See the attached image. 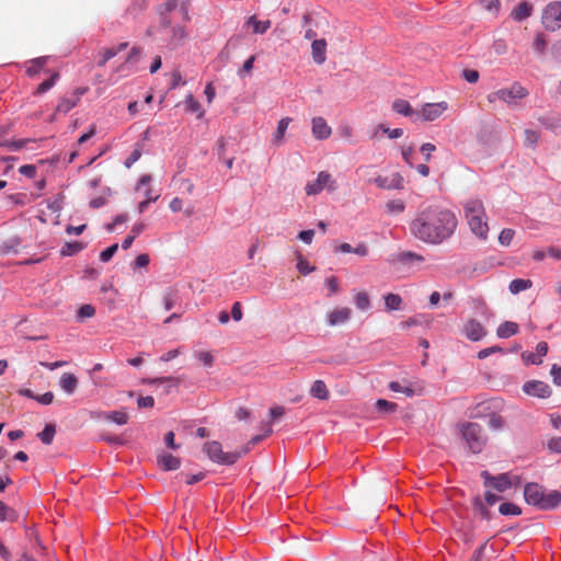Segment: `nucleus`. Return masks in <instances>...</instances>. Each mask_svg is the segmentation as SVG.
<instances>
[{
	"instance_id": "c85d7f7f",
	"label": "nucleus",
	"mask_w": 561,
	"mask_h": 561,
	"mask_svg": "<svg viewBox=\"0 0 561 561\" xmlns=\"http://www.w3.org/2000/svg\"><path fill=\"white\" fill-rule=\"evenodd\" d=\"M533 286L530 279L515 278L510 283L508 289L512 294L516 295L524 291Z\"/></svg>"
},
{
	"instance_id": "393cba45",
	"label": "nucleus",
	"mask_w": 561,
	"mask_h": 561,
	"mask_svg": "<svg viewBox=\"0 0 561 561\" xmlns=\"http://www.w3.org/2000/svg\"><path fill=\"white\" fill-rule=\"evenodd\" d=\"M518 332V324L512 321L501 323L496 330V334L501 339H507Z\"/></svg>"
},
{
	"instance_id": "4468645a",
	"label": "nucleus",
	"mask_w": 561,
	"mask_h": 561,
	"mask_svg": "<svg viewBox=\"0 0 561 561\" xmlns=\"http://www.w3.org/2000/svg\"><path fill=\"white\" fill-rule=\"evenodd\" d=\"M448 104L446 102L426 103L423 105L421 113H419L424 121L433 122L438 118L446 110Z\"/></svg>"
},
{
	"instance_id": "338daca9",
	"label": "nucleus",
	"mask_w": 561,
	"mask_h": 561,
	"mask_svg": "<svg viewBox=\"0 0 561 561\" xmlns=\"http://www.w3.org/2000/svg\"><path fill=\"white\" fill-rule=\"evenodd\" d=\"M551 376H552V379H553V382L557 385V386H561V367L558 366V365H552L551 367Z\"/></svg>"
},
{
	"instance_id": "39448f33",
	"label": "nucleus",
	"mask_w": 561,
	"mask_h": 561,
	"mask_svg": "<svg viewBox=\"0 0 561 561\" xmlns=\"http://www.w3.org/2000/svg\"><path fill=\"white\" fill-rule=\"evenodd\" d=\"M528 95V90L519 82H514L510 88L500 89L488 94V101L494 103L500 100L506 103L510 107L518 105V101Z\"/></svg>"
},
{
	"instance_id": "2eb2a0df",
	"label": "nucleus",
	"mask_w": 561,
	"mask_h": 561,
	"mask_svg": "<svg viewBox=\"0 0 561 561\" xmlns=\"http://www.w3.org/2000/svg\"><path fill=\"white\" fill-rule=\"evenodd\" d=\"M312 136L318 140L328 139L332 134V128L328 125L327 121L321 117H313L311 121Z\"/></svg>"
},
{
	"instance_id": "09e8293b",
	"label": "nucleus",
	"mask_w": 561,
	"mask_h": 561,
	"mask_svg": "<svg viewBox=\"0 0 561 561\" xmlns=\"http://www.w3.org/2000/svg\"><path fill=\"white\" fill-rule=\"evenodd\" d=\"M194 356L207 367H211L214 364V356L208 351H196Z\"/></svg>"
},
{
	"instance_id": "412c9836",
	"label": "nucleus",
	"mask_w": 561,
	"mask_h": 561,
	"mask_svg": "<svg viewBox=\"0 0 561 561\" xmlns=\"http://www.w3.org/2000/svg\"><path fill=\"white\" fill-rule=\"evenodd\" d=\"M78 378L71 373L62 374L59 379L60 388L69 396L75 393L78 388Z\"/></svg>"
},
{
	"instance_id": "f8f14e48",
	"label": "nucleus",
	"mask_w": 561,
	"mask_h": 561,
	"mask_svg": "<svg viewBox=\"0 0 561 561\" xmlns=\"http://www.w3.org/2000/svg\"><path fill=\"white\" fill-rule=\"evenodd\" d=\"M466 337L470 341H481L488 333L486 329L476 319L468 320L462 330Z\"/></svg>"
},
{
	"instance_id": "2f4dec72",
	"label": "nucleus",
	"mask_w": 561,
	"mask_h": 561,
	"mask_svg": "<svg viewBox=\"0 0 561 561\" xmlns=\"http://www.w3.org/2000/svg\"><path fill=\"white\" fill-rule=\"evenodd\" d=\"M84 249V244L79 241L66 242L61 249L60 254L62 256H72Z\"/></svg>"
},
{
	"instance_id": "7c9ffc66",
	"label": "nucleus",
	"mask_w": 561,
	"mask_h": 561,
	"mask_svg": "<svg viewBox=\"0 0 561 561\" xmlns=\"http://www.w3.org/2000/svg\"><path fill=\"white\" fill-rule=\"evenodd\" d=\"M47 57H38L30 61V66L26 69V73L30 77H35L46 66Z\"/></svg>"
},
{
	"instance_id": "20e7f679",
	"label": "nucleus",
	"mask_w": 561,
	"mask_h": 561,
	"mask_svg": "<svg viewBox=\"0 0 561 561\" xmlns=\"http://www.w3.org/2000/svg\"><path fill=\"white\" fill-rule=\"evenodd\" d=\"M146 35L154 41H159L170 49H175L181 46L186 37L185 28L182 25L172 24L170 19V26L167 30H160V22L157 25H150Z\"/></svg>"
},
{
	"instance_id": "0eeeda50",
	"label": "nucleus",
	"mask_w": 561,
	"mask_h": 561,
	"mask_svg": "<svg viewBox=\"0 0 561 561\" xmlns=\"http://www.w3.org/2000/svg\"><path fill=\"white\" fill-rule=\"evenodd\" d=\"M204 451L207 456L215 462L220 465H233L240 458V453H225L222 450L221 444L213 440L208 442L204 445Z\"/></svg>"
},
{
	"instance_id": "e433bc0d",
	"label": "nucleus",
	"mask_w": 561,
	"mask_h": 561,
	"mask_svg": "<svg viewBox=\"0 0 561 561\" xmlns=\"http://www.w3.org/2000/svg\"><path fill=\"white\" fill-rule=\"evenodd\" d=\"M524 135H525V140H524L525 147L533 148V149L536 148V146L538 145V141L540 139V134L533 129H525Z\"/></svg>"
},
{
	"instance_id": "052dcab7",
	"label": "nucleus",
	"mask_w": 561,
	"mask_h": 561,
	"mask_svg": "<svg viewBox=\"0 0 561 561\" xmlns=\"http://www.w3.org/2000/svg\"><path fill=\"white\" fill-rule=\"evenodd\" d=\"M436 150V147L435 145L431 144V142H426V144H423L420 148V151L423 153L424 156V159L426 161H430L431 160V154L433 151Z\"/></svg>"
},
{
	"instance_id": "1a4fd4ad",
	"label": "nucleus",
	"mask_w": 561,
	"mask_h": 561,
	"mask_svg": "<svg viewBox=\"0 0 561 561\" xmlns=\"http://www.w3.org/2000/svg\"><path fill=\"white\" fill-rule=\"evenodd\" d=\"M542 24L548 31L561 28V2H552L542 13Z\"/></svg>"
},
{
	"instance_id": "bf43d9fd",
	"label": "nucleus",
	"mask_w": 561,
	"mask_h": 561,
	"mask_svg": "<svg viewBox=\"0 0 561 561\" xmlns=\"http://www.w3.org/2000/svg\"><path fill=\"white\" fill-rule=\"evenodd\" d=\"M462 77L469 83H476L479 80V72L472 69H466L462 72Z\"/></svg>"
},
{
	"instance_id": "f257e3e1",
	"label": "nucleus",
	"mask_w": 561,
	"mask_h": 561,
	"mask_svg": "<svg viewBox=\"0 0 561 561\" xmlns=\"http://www.w3.org/2000/svg\"><path fill=\"white\" fill-rule=\"evenodd\" d=\"M458 226L456 214L445 207L421 208L410 222L411 234L427 244L438 245L450 239Z\"/></svg>"
},
{
	"instance_id": "a19ab883",
	"label": "nucleus",
	"mask_w": 561,
	"mask_h": 561,
	"mask_svg": "<svg viewBox=\"0 0 561 561\" xmlns=\"http://www.w3.org/2000/svg\"><path fill=\"white\" fill-rule=\"evenodd\" d=\"M59 75L57 72L53 73L49 79L43 81L36 89L35 94H43L50 90L57 82Z\"/></svg>"
},
{
	"instance_id": "de8ad7c7",
	"label": "nucleus",
	"mask_w": 561,
	"mask_h": 561,
	"mask_svg": "<svg viewBox=\"0 0 561 561\" xmlns=\"http://www.w3.org/2000/svg\"><path fill=\"white\" fill-rule=\"evenodd\" d=\"M481 5L486 11L491 12L494 16H497L500 12V0H480Z\"/></svg>"
},
{
	"instance_id": "58836bf2",
	"label": "nucleus",
	"mask_w": 561,
	"mask_h": 561,
	"mask_svg": "<svg viewBox=\"0 0 561 561\" xmlns=\"http://www.w3.org/2000/svg\"><path fill=\"white\" fill-rule=\"evenodd\" d=\"M105 419L118 425H124L128 421V415L124 411H113L105 414Z\"/></svg>"
},
{
	"instance_id": "5fc2aeb1",
	"label": "nucleus",
	"mask_w": 561,
	"mask_h": 561,
	"mask_svg": "<svg viewBox=\"0 0 561 561\" xmlns=\"http://www.w3.org/2000/svg\"><path fill=\"white\" fill-rule=\"evenodd\" d=\"M495 353H504V350L500 346H491V347H486V348H483L481 351H479L478 353V358L479 359H484L486 357H489L490 355L492 354H495Z\"/></svg>"
},
{
	"instance_id": "bb28decb",
	"label": "nucleus",
	"mask_w": 561,
	"mask_h": 561,
	"mask_svg": "<svg viewBox=\"0 0 561 561\" xmlns=\"http://www.w3.org/2000/svg\"><path fill=\"white\" fill-rule=\"evenodd\" d=\"M310 394L320 400H327L329 398V391L325 383L322 380H316L310 389Z\"/></svg>"
},
{
	"instance_id": "f03ea898",
	"label": "nucleus",
	"mask_w": 561,
	"mask_h": 561,
	"mask_svg": "<svg viewBox=\"0 0 561 561\" xmlns=\"http://www.w3.org/2000/svg\"><path fill=\"white\" fill-rule=\"evenodd\" d=\"M462 206L465 218L470 231L480 240H486L489 234V225L482 201L479 198H469Z\"/></svg>"
},
{
	"instance_id": "69168bd1",
	"label": "nucleus",
	"mask_w": 561,
	"mask_h": 561,
	"mask_svg": "<svg viewBox=\"0 0 561 561\" xmlns=\"http://www.w3.org/2000/svg\"><path fill=\"white\" fill-rule=\"evenodd\" d=\"M551 55L556 61L561 62V39L551 46Z\"/></svg>"
},
{
	"instance_id": "c03bdc74",
	"label": "nucleus",
	"mask_w": 561,
	"mask_h": 561,
	"mask_svg": "<svg viewBox=\"0 0 561 561\" xmlns=\"http://www.w3.org/2000/svg\"><path fill=\"white\" fill-rule=\"evenodd\" d=\"M547 39L542 33H538L535 36L533 47L538 55H542L547 48Z\"/></svg>"
},
{
	"instance_id": "49530a36",
	"label": "nucleus",
	"mask_w": 561,
	"mask_h": 561,
	"mask_svg": "<svg viewBox=\"0 0 561 561\" xmlns=\"http://www.w3.org/2000/svg\"><path fill=\"white\" fill-rule=\"evenodd\" d=\"M499 511L502 515H505V516H507V515L517 516L522 513V510L514 503H503L500 505Z\"/></svg>"
},
{
	"instance_id": "603ef678",
	"label": "nucleus",
	"mask_w": 561,
	"mask_h": 561,
	"mask_svg": "<svg viewBox=\"0 0 561 561\" xmlns=\"http://www.w3.org/2000/svg\"><path fill=\"white\" fill-rule=\"evenodd\" d=\"M378 130H381L383 134H387L389 138L391 139H396V138H400L402 135H403V129L402 128H394V129H390L389 127L380 124L378 127H377Z\"/></svg>"
},
{
	"instance_id": "a211bd4d",
	"label": "nucleus",
	"mask_w": 561,
	"mask_h": 561,
	"mask_svg": "<svg viewBox=\"0 0 561 561\" xmlns=\"http://www.w3.org/2000/svg\"><path fill=\"white\" fill-rule=\"evenodd\" d=\"M312 59L317 65H322L327 60V42L325 39H314L311 43Z\"/></svg>"
},
{
	"instance_id": "cd10ccee",
	"label": "nucleus",
	"mask_w": 561,
	"mask_h": 561,
	"mask_svg": "<svg viewBox=\"0 0 561 561\" xmlns=\"http://www.w3.org/2000/svg\"><path fill=\"white\" fill-rule=\"evenodd\" d=\"M82 93L81 91L73 98H62L57 105V112L66 114L71 111L77 105L80 94Z\"/></svg>"
},
{
	"instance_id": "5701e85b",
	"label": "nucleus",
	"mask_w": 561,
	"mask_h": 561,
	"mask_svg": "<svg viewBox=\"0 0 561 561\" xmlns=\"http://www.w3.org/2000/svg\"><path fill=\"white\" fill-rule=\"evenodd\" d=\"M158 465L163 470H176L180 467L181 461L178 457H174L168 453H163L158 456Z\"/></svg>"
},
{
	"instance_id": "6e6d98bb",
	"label": "nucleus",
	"mask_w": 561,
	"mask_h": 561,
	"mask_svg": "<svg viewBox=\"0 0 561 561\" xmlns=\"http://www.w3.org/2000/svg\"><path fill=\"white\" fill-rule=\"evenodd\" d=\"M94 313H95V309H94L93 306H91V305H83L78 310V318L79 319L91 318V317L94 316Z\"/></svg>"
},
{
	"instance_id": "9d476101",
	"label": "nucleus",
	"mask_w": 561,
	"mask_h": 561,
	"mask_svg": "<svg viewBox=\"0 0 561 561\" xmlns=\"http://www.w3.org/2000/svg\"><path fill=\"white\" fill-rule=\"evenodd\" d=\"M481 477L483 478L485 485H491L499 492H505L513 485V481L508 473H501L494 477L489 471H482Z\"/></svg>"
},
{
	"instance_id": "ddd939ff",
	"label": "nucleus",
	"mask_w": 561,
	"mask_h": 561,
	"mask_svg": "<svg viewBox=\"0 0 561 561\" xmlns=\"http://www.w3.org/2000/svg\"><path fill=\"white\" fill-rule=\"evenodd\" d=\"M523 390L525 393L538 398H548L551 394L550 386L540 380H530L525 382Z\"/></svg>"
},
{
	"instance_id": "f704fd0d",
	"label": "nucleus",
	"mask_w": 561,
	"mask_h": 561,
	"mask_svg": "<svg viewBox=\"0 0 561 561\" xmlns=\"http://www.w3.org/2000/svg\"><path fill=\"white\" fill-rule=\"evenodd\" d=\"M186 111L192 113H197V117L202 118L204 116V111L202 110L201 104L194 99L192 94H188L185 99Z\"/></svg>"
},
{
	"instance_id": "3c124183",
	"label": "nucleus",
	"mask_w": 561,
	"mask_h": 561,
	"mask_svg": "<svg viewBox=\"0 0 561 561\" xmlns=\"http://www.w3.org/2000/svg\"><path fill=\"white\" fill-rule=\"evenodd\" d=\"M389 388H390V390H392L394 392H403L407 397L414 396V390L412 388L402 386L398 381H391L389 383Z\"/></svg>"
},
{
	"instance_id": "c756f323",
	"label": "nucleus",
	"mask_w": 561,
	"mask_h": 561,
	"mask_svg": "<svg viewBox=\"0 0 561 561\" xmlns=\"http://www.w3.org/2000/svg\"><path fill=\"white\" fill-rule=\"evenodd\" d=\"M163 307L167 311L174 308V306L179 302V294L178 290L173 288H169L162 298Z\"/></svg>"
},
{
	"instance_id": "ea45409f",
	"label": "nucleus",
	"mask_w": 561,
	"mask_h": 561,
	"mask_svg": "<svg viewBox=\"0 0 561 561\" xmlns=\"http://www.w3.org/2000/svg\"><path fill=\"white\" fill-rule=\"evenodd\" d=\"M142 154V145L136 144L134 150L130 152V154L126 158L124 164L127 169H129L134 163H136Z\"/></svg>"
},
{
	"instance_id": "13d9d810",
	"label": "nucleus",
	"mask_w": 561,
	"mask_h": 561,
	"mask_svg": "<svg viewBox=\"0 0 561 561\" xmlns=\"http://www.w3.org/2000/svg\"><path fill=\"white\" fill-rule=\"evenodd\" d=\"M413 153H414L413 146H408V147L402 148V151H401L402 158L410 168H414V163L412 161Z\"/></svg>"
},
{
	"instance_id": "6ab92c4d",
	"label": "nucleus",
	"mask_w": 561,
	"mask_h": 561,
	"mask_svg": "<svg viewBox=\"0 0 561 561\" xmlns=\"http://www.w3.org/2000/svg\"><path fill=\"white\" fill-rule=\"evenodd\" d=\"M392 110L400 115L410 117L413 122L420 118V114L413 111L408 101L402 99H398L392 103Z\"/></svg>"
},
{
	"instance_id": "37998d69",
	"label": "nucleus",
	"mask_w": 561,
	"mask_h": 561,
	"mask_svg": "<svg viewBox=\"0 0 561 561\" xmlns=\"http://www.w3.org/2000/svg\"><path fill=\"white\" fill-rule=\"evenodd\" d=\"M355 306L360 310H367L370 307V299L365 291H359L354 298Z\"/></svg>"
},
{
	"instance_id": "a18cd8bd",
	"label": "nucleus",
	"mask_w": 561,
	"mask_h": 561,
	"mask_svg": "<svg viewBox=\"0 0 561 561\" xmlns=\"http://www.w3.org/2000/svg\"><path fill=\"white\" fill-rule=\"evenodd\" d=\"M16 518L15 512L0 500V520L13 522Z\"/></svg>"
},
{
	"instance_id": "f3484780",
	"label": "nucleus",
	"mask_w": 561,
	"mask_h": 561,
	"mask_svg": "<svg viewBox=\"0 0 561 561\" xmlns=\"http://www.w3.org/2000/svg\"><path fill=\"white\" fill-rule=\"evenodd\" d=\"M351 313L347 307L336 308L328 314V324L331 327L343 324L350 320Z\"/></svg>"
},
{
	"instance_id": "864d4df0",
	"label": "nucleus",
	"mask_w": 561,
	"mask_h": 561,
	"mask_svg": "<svg viewBox=\"0 0 561 561\" xmlns=\"http://www.w3.org/2000/svg\"><path fill=\"white\" fill-rule=\"evenodd\" d=\"M514 230L513 229H503L499 236V241L502 245H510L511 241L514 238Z\"/></svg>"
},
{
	"instance_id": "8fccbe9b",
	"label": "nucleus",
	"mask_w": 561,
	"mask_h": 561,
	"mask_svg": "<svg viewBox=\"0 0 561 561\" xmlns=\"http://www.w3.org/2000/svg\"><path fill=\"white\" fill-rule=\"evenodd\" d=\"M376 408L380 412L389 413L396 411L397 404L385 399H379L376 402Z\"/></svg>"
},
{
	"instance_id": "aec40b11",
	"label": "nucleus",
	"mask_w": 561,
	"mask_h": 561,
	"mask_svg": "<svg viewBox=\"0 0 561 561\" xmlns=\"http://www.w3.org/2000/svg\"><path fill=\"white\" fill-rule=\"evenodd\" d=\"M393 262H398L403 265L411 266V265H416V264L423 263L424 257L421 254H417L415 252L404 251V252L398 253L394 256Z\"/></svg>"
},
{
	"instance_id": "774afa93",
	"label": "nucleus",
	"mask_w": 561,
	"mask_h": 561,
	"mask_svg": "<svg viewBox=\"0 0 561 561\" xmlns=\"http://www.w3.org/2000/svg\"><path fill=\"white\" fill-rule=\"evenodd\" d=\"M548 448L552 451L561 454V437L551 438L548 442Z\"/></svg>"
},
{
	"instance_id": "79ce46f5",
	"label": "nucleus",
	"mask_w": 561,
	"mask_h": 561,
	"mask_svg": "<svg viewBox=\"0 0 561 561\" xmlns=\"http://www.w3.org/2000/svg\"><path fill=\"white\" fill-rule=\"evenodd\" d=\"M405 209V204L401 199H392L386 204V210L389 214H401Z\"/></svg>"
},
{
	"instance_id": "b1692460",
	"label": "nucleus",
	"mask_w": 561,
	"mask_h": 561,
	"mask_svg": "<svg viewBox=\"0 0 561 561\" xmlns=\"http://www.w3.org/2000/svg\"><path fill=\"white\" fill-rule=\"evenodd\" d=\"M245 26H251L252 32L254 34H264L271 27V21L270 20L260 21L256 19L255 15H251L247 20Z\"/></svg>"
},
{
	"instance_id": "a878e982",
	"label": "nucleus",
	"mask_w": 561,
	"mask_h": 561,
	"mask_svg": "<svg viewBox=\"0 0 561 561\" xmlns=\"http://www.w3.org/2000/svg\"><path fill=\"white\" fill-rule=\"evenodd\" d=\"M471 304L478 316L482 317L485 320H489L493 317L492 311L490 310V308L482 298H473L471 300Z\"/></svg>"
},
{
	"instance_id": "6e6552de",
	"label": "nucleus",
	"mask_w": 561,
	"mask_h": 561,
	"mask_svg": "<svg viewBox=\"0 0 561 561\" xmlns=\"http://www.w3.org/2000/svg\"><path fill=\"white\" fill-rule=\"evenodd\" d=\"M337 188L335 179L327 171H321L314 181L308 182L305 192L308 196H316L323 190L334 192Z\"/></svg>"
},
{
	"instance_id": "7ed1b4c3",
	"label": "nucleus",
	"mask_w": 561,
	"mask_h": 561,
	"mask_svg": "<svg viewBox=\"0 0 561 561\" xmlns=\"http://www.w3.org/2000/svg\"><path fill=\"white\" fill-rule=\"evenodd\" d=\"M525 501L541 510H553L561 503V493L557 490L546 494L538 483H527L524 489Z\"/></svg>"
},
{
	"instance_id": "4d7b16f0",
	"label": "nucleus",
	"mask_w": 561,
	"mask_h": 561,
	"mask_svg": "<svg viewBox=\"0 0 561 561\" xmlns=\"http://www.w3.org/2000/svg\"><path fill=\"white\" fill-rule=\"evenodd\" d=\"M117 249H118V244L117 243L108 247L107 249H105L104 251L101 252L100 260L102 262H108L114 256V254L116 253Z\"/></svg>"
},
{
	"instance_id": "680f3d73",
	"label": "nucleus",
	"mask_w": 561,
	"mask_h": 561,
	"mask_svg": "<svg viewBox=\"0 0 561 561\" xmlns=\"http://www.w3.org/2000/svg\"><path fill=\"white\" fill-rule=\"evenodd\" d=\"M297 268L304 275H307L313 271V267H311L309 263L301 256L298 259Z\"/></svg>"
},
{
	"instance_id": "4be33fe9",
	"label": "nucleus",
	"mask_w": 561,
	"mask_h": 561,
	"mask_svg": "<svg viewBox=\"0 0 561 561\" xmlns=\"http://www.w3.org/2000/svg\"><path fill=\"white\" fill-rule=\"evenodd\" d=\"M533 13V5L526 1L520 2L512 12L511 18L516 22H522Z\"/></svg>"
},
{
	"instance_id": "e2e57ef3",
	"label": "nucleus",
	"mask_w": 561,
	"mask_h": 561,
	"mask_svg": "<svg viewBox=\"0 0 561 561\" xmlns=\"http://www.w3.org/2000/svg\"><path fill=\"white\" fill-rule=\"evenodd\" d=\"M19 172L27 178H34L36 175V168L33 164H24L20 167Z\"/></svg>"
},
{
	"instance_id": "473e14b6",
	"label": "nucleus",
	"mask_w": 561,
	"mask_h": 561,
	"mask_svg": "<svg viewBox=\"0 0 561 561\" xmlns=\"http://www.w3.org/2000/svg\"><path fill=\"white\" fill-rule=\"evenodd\" d=\"M385 306L388 311L400 310L402 298L398 294H387L385 296Z\"/></svg>"
},
{
	"instance_id": "dca6fc26",
	"label": "nucleus",
	"mask_w": 561,
	"mask_h": 561,
	"mask_svg": "<svg viewBox=\"0 0 561 561\" xmlns=\"http://www.w3.org/2000/svg\"><path fill=\"white\" fill-rule=\"evenodd\" d=\"M179 4V0H167L159 7V20H160V30H167L170 26V13L176 9Z\"/></svg>"
},
{
	"instance_id": "0e129e2a",
	"label": "nucleus",
	"mask_w": 561,
	"mask_h": 561,
	"mask_svg": "<svg viewBox=\"0 0 561 561\" xmlns=\"http://www.w3.org/2000/svg\"><path fill=\"white\" fill-rule=\"evenodd\" d=\"M242 316L243 313L241 304L239 301H236L231 308V317L234 321H240L242 319Z\"/></svg>"
},
{
	"instance_id": "c9c22d12",
	"label": "nucleus",
	"mask_w": 561,
	"mask_h": 561,
	"mask_svg": "<svg viewBox=\"0 0 561 561\" xmlns=\"http://www.w3.org/2000/svg\"><path fill=\"white\" fill-rule=\"evenodd\" d=\"M56 434V427L54 424H47L44 430L38 433V437L43 444L49 445L51 444L54 436Z\"/></svg>"
},
{
	"instance_id": "72a5a7b5",
	"label": "nucleus",
	"mask_w": 561,
	"mask_h": 561,
	"mask_svg": "<svg viewBox=\"0 0 561 561\" xmlns=\"http://www.w3.org/2000/svg\"><path fill=\"white\" fill-rule=\"evenodd\" d=\"M302 27L305 28V34H304V37L306 39H312V42L316 38L317 36V33L316 31L313 30V25H312V18L310 14H305L302 16Z\"/></svg>"
},
{
	"instance_id": "9b49d317",
	"label": "nucleus",
	"mask_w": 561,
	"mask_h": 561,
	"mask_svg": "<svg viewBox=\"0 0 561 561\" xmlns=\"http://www.w3.org/2000/svg\"><path fill=\"white\" fill-rule=\"evenodd\" d=\"M373 182L377 187L382 190H403L404 188V179L399 172H394L391 175L376 176Z\"/></svg>"
},
{
	"instance_id": "4c0bfd02",
	"label": "nucleus",
	"mask_w": 561,
	"mask_h": 561,
	"mask_svg": "<svg viewBox=\"0 0 561 561\" xmlns=\"http://www.w3.org/2000/svg\"><path fill=\"white\" fill-rule=\"evenodd\" d=\"M291 122V118L289 117H284L282 118L279 122H278V125H277V128H276V131L274 134V141L275 142H280L283 140V137L286 133V129L289 125V123Z\"/></svg>"
},
{
	"instance_id": "423d86ee",
	"label": "nucleus",
	"mask_w": 561,
	"mask_h": 561,
	"mask_svg": "<svg viewBox=\"0 0 561 561\" xmlns=\"http://www.w3.org/2000/svg\"><path fill=\"white\" fill-rule=\"evenodd\" d=\"M460 432L470 450L474 454L480 453L485 444V437L482 434V427L477 423H465Z\"/></svg>"
}]
</instances>
